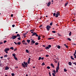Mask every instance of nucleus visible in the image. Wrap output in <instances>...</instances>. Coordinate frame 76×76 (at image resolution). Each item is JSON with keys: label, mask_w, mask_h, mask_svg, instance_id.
<instances>
[{"label": "nucleus", "mask_w": 76, "mask_h": 76, "mask_svg": "<svg viewBox=\"0 0 76 76\" xmlns=\"http://www.w3.org/2000/svg\"><path fill=\"white\" fill-rule=\"evenodd\" d=\"M23 63H22V66L23 67H24L25 68L26 67V63L25 61H24Z\"/></svg>", "instance_id": "f257e3e1"}, {"label": "nucleus", "mask_w": 76, "mask_h": 76, "mask_svg": "<svg viewBox=\"0 0 76 76\" xmlns=\"http://www.w3.org/2000/svg\"><path fill=\"white\" fill-rule=\"evenodd\" d=\"M17 38V36L16 35H12V37H11V39H16Z\"/></svg>", "instance_id": "f03ea898"}, {"label": "nucleus", "mask_w": 76, "mask_h": 76, "mask_svg": "<svg viewBox=\"0 0 76 76\" xmlns=\"http://www.w3.org/2000/svg\"><path fill=\"white\" fill-rule=\"evenodd\" d=\"M10 49L9 48H6L4 50V52L6 53H8V52L7 51H9Z\"/></svg>", "instance_id": "7ed1b4c3"}, {"label": "nucleus", "mask_w": 76, "mask_h": 76, "mask_svg": "<svg viewBox=\"0 0 76 76\" xmlns=\"http://www.w3.org/2000/svg\"><path fill=\"white\" fill-rule=\"evenodd\" d=\"M50 26H49V25L46 26V28L47 29V31H49L50 29Z\"/></svg>", "instance_id": "20e7f679"}, {"label": "nucleus", "mask_w": 76, "mask_h": 76, "mask_svg": "<svg viewBox=\"0 0 76 76\" xmlns=\"http://www.w3.org/2000/svg\"><path fill=\"white\" fill-rule=\"evenodd\" d=\"M34 35H35L36 37H38V34H37V33L36 32H33V34L32 35V36H34Z\"/></svg>", "instance_id": "39448f33"}, {"label": "nucleus", "mask_w": 76, "mask_h": 76, "mask_svg": "<svg viewBox=\"0 0 76 76\" xmlns=\"http://www.w3.org/2000/svg\"><path fill=\"white\" fill-rule=\"evenodd\" d=\"M14 43L16 45H20V44H21L20 42H18V44L17 43H16V42H14Z\"/></svg>", "instance_id": "423d86ee"}, {"label": "nucleus", "mask_w": 76, "mask_h": 76, "mask_svg": "<svg viewBox=\"0 0 76 76\" xmlns=\"http://www.w3.org/2000/svg\"><path fill=\"white\" fill-rule=\"evenodd\" d=\"M30 60H31V58H28V59L27 62V63H28V64H29L30 63Z\"/></svg>", "instance_id": "0eeeda50"}, {"label": "nucleus", "mask_w": 76, "mask_h": 76, "mask_svg": "<svg viewBox=\"0 0 76 76\" xmlns=\"http://www.w3.org/2000/svg\"><path fill=\"white\" fill-rule=\"evenodd\" d=\"M51 4V2L50 1L47 4V6H48V7H49L50 5Z\"/></svg>", "instance_id": "6e6552de"}, {"label": "nucleus", "mask_w": 76, "mask_h": 76, "mask_svg": "<svg viewBox=\"0 0 76 76\" xmlns=\"http://www.w3.org/2000/svg\"><path fill=\"white\" fill-rule=\"evenodd\" d=\"M38 40H40L41 39V36H39L38 38Z\"/></svg>", "instance_id": "1a4fd4ad"}, {"label": "nucleus", "mask_w": 76, "mask_h": 76, "mask_svg": "<svg viewBox=\"0 0 76 76\" xmlns=\"http://www.w3.org/2000/svg\"><path fill=\"white\" fill-rule=\"evenodd\" d=\"M9 67L7 66L5 67V70H9Z\"/></svg>", "instance_id": "9d476101"}, {"label": "nucleus", "mask_w": 76, "mask_h": 76, "mask_svg": "<svg viewBox=\"0 0 76 76\" xmlns=\"http://www.w3.org/2000/svg\"><path fill=\"white\" fill-rule=\"evenodd\" d=\"M27 42L28 43V44H29V43H30V42L31 41V40H28V39H27Z\"/></svg>", "instance_id": "9b49d317"}, {"label": "nucleus", "mask_w": 76, "mask_h": 76, "mask_svg": "<svg viewBox=\"0 0 76 76\" xmlns=\"http://www.w3.org/2000/svg\"><path fill=\"white\" fill-rule=\"evenodd\" d=\"M17 37H20V34H17L16 35V38Z\"/></svg>", "instance_id": "f8f14e48"}, {"label": "nucleus", "mask_w": 76, "mask_h": 76, "mask_svg": "<svg viewBox=\"0 0 76 76\" xmlns=\"http://www.w3.org/2000/svg\"><path fill=\"white\" fill-rule=\"evenodd\" d=\"M50 65L51 66H52V67H53V68H54V67H55L54 66L53 64L52 63H51V64Z\"/></svg>", "instance_id": "ddd939ff"}, {"label": "nucleus", "mask_w": 76, "mask_h": 76, "mask_svg": "<svg viewBox=\"0 0 76 76\" xmlns=\"http://www.w3.org/2000/svg\"><path fill=\"white\" fill-rule=\"evenodd\" d=\"M55 17H58V12H57V13L56 14Z\"/></svg>", "instance_id": "4468645a"}, {"label": "nucleus", "mask_w": 76, "mask_h": 76, "mask_svg": "<svg viewBox=\"0 0 76 76\" xmlns=\"http://www.w3.org/2000/svg\"><path fill=\"white\" fill-rule=\"evenodd\" d=\"M69 2H66L65 4V6L66 7L67 6V5H68V4Z\"/></svg>", "instance_id": "2eb2a0df"}, {"label": "nucleus", "mask_w": 76, "mask_h": 76, "mask_svg": "<svg viewBox=\"0 0 76 76\" xmlns=\"http://www.w3.org/2000/svg\"><path fill=\"white\" fill-rule=\"evenodd\" d=\"M68 64H69V66H71V65L72 64V63L71 62H69L68 63Z\"/></svg>", "instance_id": "dca6fc26"}, {"label": "nucleus", "mask_w": 76, "mask_h": 76, "mask_svg": "<svg viewBox=\"0 0 76 76\" xmlns=\"http://www.w3.org/2000/svg\"><path fill=\"white\" fill-rule=\"evenodd\" d=\"M71 34H72V32L71 31H70L69 34V36H71Z\"/></svg>", "instance_id": "f3484780"}, {"label": "nucleus", "mask_w": 76, "mask_h": 76, "mask_svg": "<svg viewBox=\"0 0 76 76\" xmlns=\"http://www.w3.org/2000/svg\"><path fill=\"white\" fill-rule=\"evenodd\" d=\"M31 42H32L33 44H34L35 42V41H34V40H33V41H31Z\"/></svg>", "instance_id": "a211bd4d"}, {"label": "nucleus", "mask_w": 76, "mask_h": 76, "mask_svg": "<svg viewBox=\"0 0 76 76\" xmlns=\"http://www.w3.org/2000/svg\"><path fill=\"white\" fill-rule=\"evenodd\" d=\"M45 49L46 50H49V48H48V47H45Z\"/></svg>", "instance_id": "6ab92c4d"}, {"label": "nucleus", "mask_w": 76, "mask_h": 76, "mask_svg": "<svg viewBox=\"0 0 76 76\" xmlns=\"http://www.w3.org/2000/svg\"><path fill=\"white\" fill-rule=\"evenodd\" d=\"M15 59L16 60V61H17V60H18V59L17 58V57H16V56H15Z\"/></svg>", "instance_id": "aec40b11"}, {"label": "nucleus", "mask_w": 76, "mask_h": 76, "mask_svg": "<svg viewBox=\"0 0 76 76\" xmlns=\"http://www.w3.org/2000/svg\"><path fill=\"white\" fill-rule=\"evenodd\" d=\"M53 73H54V74H55H55H56V70H53Z\"/></svg>", "instance_id": "412c9836"}, {"label": "nucleus", "mask_w": 76, "mask_h": 76, "mask_svg": "<svg viewBox=\"0 0 76 76\" xmlns=\"http://www.w3.org/2000/svg\"><path fill=\"white\" fill-rule=\"evenodd\" d=\"M12 56H13L14 57V58L15 59V54H12Z\"/></svg>", "instance_id": "4be33fe9"}, {"label": "nucleus", "mask_w": 76, "mask_h": 76, "mask_svg": "<svg viewBox=\"0 0 76 76\" xmlns=\"http://www.w3.org/2000/svg\"><path fill=\"white\" fill-rule=\"evenodd\" d=\"M64 45L65 46L66 48H68V45H66V44H64Z\"/></svg>", "instance_id": "5701e85b"}, {"label": "nucleus", "mask_w": 76, "mask_h": 76, "mask_svg": "<svg viewBox=\"0 0 76 76\" xmlns=\"http://www.w3.org/2000/svg\"><path fill=\"white\" fill-rule=\"evenodd\" d=\"M59 65H60V64H59V63L58 62V67L59 69Z\"/></svg>", "instance_id": "b1692460"}, {"label": "nucleus", "mask_w": 76, "mask_h": 76, "mask_svg": "<svg viewBox=\"0 0 76 76\" xmlns=\"http://www.w3.org/2000/svg\"><path fill=\"white\" fill-rule=\"evenodd\" d=\"M71 58L72 60H74V58H73V56H71Z\"/></svg>", "instance_id": "393cba45"}, {"label": "nucleus", "mask_w": 76, "mask_h": 76, "mask_svg": "<svg viewBox=\"0 0 76 76\" xmlns=\"http://www.w3.org/2000/svg\"><path fill=\"white\" fill-rule=\"evenodd\" d=\"M48 47L49 49L50 48H51V45H48Z\"/></svg>", "instance_id": "a878e982"}, {"label": "nucleus", "mask_w": 76, "mask_h": 76, "mask_svg": "<svg viewBox=\"0 0 76 76\" xmlns=\"http://www.w3.org/2000/svg\"><path fill=\"white\" fill-rule=\"evenodd\" d=\"M58 36H59V37H61V34H59V33H58Z\"/></svg>", "instance_id": "bb28decb"}, {"label": "nucleus", "mask_w": 76, "mask_h": 76, "mask_svg": "<svg viewBox=\"0 0 76 76\" xmlns=\"http://www.w3.org/2000/svg\"><path fill=\"white\" fill-rule=\"evenodd\" d=\"M60 48H61V47H60V45H58V47H57V48L58 49H60Z\"/></svg>", "instance_id": "cd10ccee"}, {"label": "nucleus", "mask_w": 76, "mask_h": 76, "mask_svg": "<svg viewBox=\"0 0 76 76\" xmlns=\"http://www.w3.org/2000/svg\"><path fill=\"white\" fill-rule=\"evenodd\" d=\"M52 33H54V34H55V33H56V31H52Z\"/></svg>", "instance_id": "c85d7f7f"}, {"label": "nucleus", "mask_w": 76, "mask_h": 76, "mask_svg": "<svg viewBox=\"0 0 76 76\" xmlns=\"http://www.w3.org/2000/svg\"><path fill=\"white\" fill-rule=\"evenodd\" d=\"M26 52L27 53H29V51L28 50H26Z\"/></svg>", "instance_id": "c756f323"}, {"label": "nucleus", "mask_w": 76, "mask_h": 76, "mask_svg": "<svg viewBox=\"0 0 76 76\" xmlns=\"http://www.w3.org/2000/svg\"><path fill=\"white\" fill-rule=\"evenodd\" d=\"M10 49H11V50H13L14 49V48L13 47H10Z\"/></svg>", "instance_id": "7c9ffc66"}, {"label": "nucleus", "mask_w": 76, "mask_h": 76, "mask_svg": "<svg viewBox=\"0 0 76 76\" xmlns=\"http://www.w3.org/2000/svg\"><path fill=\"white\" fill-rule=\"evenodd\" d=\"M34 29H32L31 30L30 32H32V31H33V32H34Z\"/></svg>", "instance_id": "2f4dec72"}, {"label": "nucleus", "mask_w": 76, "mask_h": 76, "mask_svg": "<svg viewBox=\"0 0 76 76\" xmlns=\"http://www.w3.org/2000/svg\"><path fill=\"white\" fill-rule=\"evenodd\" d=\"M20 39H21L20 37H18V40H20Z\"/></svg>", "instance_id": "473e14b6"}, {"label": "nucleus", "mask_w": 76, "mask_h": 76, "mask_svg": "<svg viewBox=\"0 0 76 76\" xmlns=\"http://www.w3.org/2000/svg\"><path fill=\"white\" fill-rule=\"evenodd\" d=\"M27 65H28V64L27 63V62H26V67H28Z\"/></svg>", "instance_id": "72a5a7b5"}, {"label": "nucleus", "mask_w": 76, "mask_h": 76, "mask_svg": "<svg viewBox=\"0 0 76 76\" xmlns=\"http://www.w3.org/2000/svg\"><path fill=\"white\" fill-rule=\"evenodd\" d=\"M64 72H67V70H66V69H64Z\"/></svg>", "instance_id": "f704fd0d"}, {"label": "nucleus", "mask_w": 76, "mask_h": 76, "mask_svg": "<svg viewBox=\"0 0 76 76\" xmlns=\"http://www.w3.org/2000/svg\"><path fill=\"white\" fill-rule=\"evenodd\" d=\"M58 69H57V67L56 69V73H58Z\"/></svg>", "instance_id": "c9c22d12"}, {"label": "nucleus", "mask_w": 76, "mask_h": 76, "mask_svg": "<svg viewBox=\"0 0 76 76\" xmlns=\"http://www.w3.org/2000/svg\"><path fill=\"white\" fill-rule=\"evenodd\" d=\"M67 39H68V40H69V41H71V39L70 38H67Z\"/></svg>", "instance_id": "e433bc0d"}, {"label": "nucleus", "mask_w": 76, "mask_h": 76, "mask_svg": "<svg viewBox=\"0 0 76 76\" xmlns=\"http://www.w3.org/2000/svg\"><path fill=\"white\" fill-rule=\"evenodd\" d=\"M39 43L38 42H36V43H35V44L36 45H38Z\"/></svg>", "instance_id": "4c0bfd02"}, {"label": "nucleus", "mask_w": 76, "mask_h": 76, "mask_svg": "<svg viewBox=\"0 0 76 76\" xmlns=\"http://www.w3.org/2000/svg\"><path fill=\"white\" fill-rule=\"evenodd\" d=\"M45 64L44 63H42V66H44V65H45Z\"/></svg>", "instance_id": "58836bf2"}, {"label": "nucleus", "mask_w": 76, "mask_h": 76, "mask_svg": "<svg viewBox=\"0 0 76 76\" xmlns=\"http://www.w3.org/2000/svg\"><path fill=\"white\" fill-rule=\"evenodd\" d=\"M41 57H39V58L38 60H41Z\"/></svg>", "instance_id": "ea45409f"}, {"label": "nucleus", "mask_w": 76, "mask_h": 76, "mask_svg": "<svg viewBox=\"0 0 76 76\" xmlns=\"http://www.w3.org/2000/svg\"><path fill=\"white\" fill-rule=\"evenodd\" d=\"M25 40H22V43H23V42H25Z\"/></svg>", "instance_id": "a19ab883"}, {"label": "nucleus", "mask_w": 76, "mask_h": 76, "mask_svg": "<svg viewBox=\"0 0 76 76\" xmlns=\"http://www.w3.org/2000/svg\"><path fill=\"white\" fill-rule=\"evenodd\" d=\"M47 69H50V67H49V66H48L47 67Z\"/></svg>", "instance_id": "79ce46f5"}, {"label": "nucleus", "mask_w": 76, "mask_h": 76, "mask_svg": "<svg viewBox=\"0 0 76 76\" xmlns=\"http://www.w3.org/2000/svg\"><path fill=\"white\" fill-rule=\"evenodd\" d=\"M53 23H50V26H52L53 25Z\"/></svg>", "instance_id": "37998d69"}, {"label": "nucleus", "mask_w": 76, "mask_h": 76, "mask_svg": "<svg viewBox=\"0 0 76 76\" xmlns=\"http://www.w3.org/2000/svg\"><path fill=\"white\" fill-rule=\"evenodd\" d=\"M52 39V37H50V38H48V39H49L50 40V39Z\"/></svg>", "instance_id": "c03bdc74"}, {"label": "nucleus", "mask_w": 76, "mask_h": 76, "mask_svg": "<svg viewBox=\"0 0 76 76\" xmlns=\"http://www.w3.org/2000/svg\"><path fill=\"white\" fill-rule=\"evenodd\" d=\"M60 15V14L59 12H58V15Z\"/></svg>", "instance_id": "a18cd8bd"}, {"label": "nucleus", "mask_w": 76, "mask_h": 76, "mask_svg": "<svg viewBox=\"0 0 76 76\" xmlns=\"http://www.w3.org/2000/svg\"><path fill=\"white\" fill-rule=\"evenodd\" d=\"M4 57H7V55H4Z\"/></svg>", "instance_id": "49530a36"}, {"label": "nucleus", "mask_w": 76, "mask_h": 76, "mask_svg": "<svg viewBox=\"0 0 76 76\" xmlns=\"http://www.w3.org/2000/svg\"><path fill=\"white\" fill-rule=\"evenodd\" d=\"M11 75H12V76H14V75H15L14 73H12V74H11Z\"/></svg>", "instance_id": "de8ad7c7"}, {"label": "nucleus", "mask_w": 76, "mask_h": 76, "mask_svg": "<svg viewBox=\"0 0 76 76\" xmlns=\"http://www.w3.org/2000/svg\"><path fill=\"white\" fill-rule=\"evenodd\" d=\"M15 24H13L12 25V26L13 27H15Z\"/></svg>", "instance_id": "09e8293b"}, {"label": "nucleus", "mask_w": 76, "mask_h": 76, "mask_svg": "<svg viewBox=\"0 0 76 76\" xmlns=\"http://www.w3.org/2000/svg\"><path fill=\"white\" fill-rule=\"evenodd\" d=\"M7 42V41L6 40H4V43H6Z\"/></svg>", "instance_id": "8fccbe9b"}, {"label": "nucleus", "mask_w": 76, "mask_h": 76, "mask_svg": "<svg viewBox=\"0 0 76 76\" xmlns=\"http://www.w3.org/2000/svg\"><path fill=\"white\" fill-rule=\"evenodd\" d=\"M52 75L53 76H55V75L53 73H52Z\"/></svg>", "instance_id": "3c124183"}, {"label": "nucleus", "mask_w": 76, "mask_h": 76, "mask_svg": "<svg viewBox=\"0 0 76 76\" xmlns=\"http://www.w3.org/2000/svg\"><path fill=\"white\" fill-rule=\"evenodd\" d=\"M57 68L58 71V70H59V68L58 67V66H57Z\"/></svg>", "instance_id": "603ef678"}, {"label": "nucleus", "mask_w": 76, "mask_h": 76, "mask_svg": "<svg viewBox=\"0 0 76 76\" xmlns=\"http://www.w3.org/2000/svg\"><path fill=\"white\" fill-rule=\"evenodd\" d=\"M17 50V48H15V49H14V51H16Z\"/></svg>", "instance_id": "864d4df0"}, {"label": "nucleus", "mask_w": 76, "mask_h": 76, "mask_svg": "<svg viewBox=\"0 0 76 76\" xmlns=\"http://www.w3.org/2000/svg\"><path fill=\"white\" fill-rule=\"evenodd\" d=\"M49 55H47L46 56V57H49Z\"/></svg>", "instance_id": "5fc2aeb1"}, {"label": "nucleus", "mask_w": 76, "mask_h": 76, "mask_svg": "<svg viewBox=\"0 0 76 76\" xmlns=\"http://www.w3.org/2000/svg\"><path fill=\"white\" fill-rule=\"evenodd\" d=\"M56 14V13H55V12H54V13L53 14V16H55Z\"/></svg>", "instance_id": "6e6d98bb"}, {"label": "nucleus", "mask_w": 76, "mask_h": 76, "mask_svg": "<svg viewBox=\"0 0 76 76\" xmlns=\"http://www.w3.org/2000/svg\"><path fill=\"white\" fill-rule=\"evenodd\" d=\"M23 36H24V38H26V36H25V35H24V34H23Z\"/></svg>", "instance_id": "4d7b16f0"}, {"label": "nucleus", "mask_w": 76, "mask_h": 76, "mask_svg": "<svg viewBox=\"0 0 76 76\" xmlns=\"http://www.w3.org/2000/svg\"><path fill=\"white\" fill-rule=\"evenodd\" d=\"M23 35H26V33H23Z\"/></svg>", "instance_id": "13d9d810"}, {"label": "nucleus", "mask_w": 76, "mask_h": 76, "mask_svg": "<svg viewBox=\"0 0 76 76\" xmlns=\"http://www.w3.org/2000/svg\"><path fill=\"white\" fill-rule=\"evenodd\" d=\"M25 45H27V43H26V42H25Z\"/></svg>", "instance_id": "bf43d9fd"}, {"label": "nucleus", "mask_w": 76, "mask_h": 76, "mask_svg": "<svg viewBox=\"0 0 76 76\" xmlns=\"http://www.w3.org/2000/svg\"><path fill=\"white\" fill-rule=\"evenodd\" d=\"M13 14H11V17H13Z\"/></svg>", "instance_id": "052dcab7"}, {"label": "nucleus", "mask_w": 76, "mask_h": 76, "mask_svg": "<svg viewBox=\"0 0 76 76\" xmlns=\"http://www.w3.org/2000/svg\"><path fill=\"white\" fill-rule=\"evenodd\" d=\"M44 57H42L41 58V59H42V60H44Z\"/></svg>", "instance_id": "680f3d73"}, {"label": "nucleus", "mask_w": 76, "mask_h": 76, "mask_svg": "<svg viewBox=\"0 0 76 76\" xmlns=\"http://www.w3.org/2000/svg\"><path fill=\"white\" fill-rule=\"evenodd\" d=\"M76 56L75 54V53H74V57H75V56Z\"/></svg>", "instance_id": "e2e57ef3"}, {"label": "nucleus", "mask_w": 76, "mask_h": 76, "mask_svg": "<svg viewBox=\"0 0 76 76\" xmlns=\"http://www.w3.org/2000/svg\"><path fill=\"white\" fill-rule=\"evenodd\" d=\"M3 58V56H1L0 57V58H1L2 59V58Z\"/></svg>", "instance_id": "0e129e2a"}, {"label": "nucleus", "mask_w": 76, "mask_h": 76, "mask_svg": "<svg viewBox=\"0 0 76 76\" xmlns=\"http://www.w3.org/2000/svg\"><path fill=\"white\" fill-rule=\"evenodd\" d=\"M3 43V42H0V44H2Z\"/></svg>", "instance_id": "69168bd1"}, {"label": "nucleus", "mask_w": 76, "mask_h": 76, "mask_svg": "<svg viewBox=\"0 0 76 76\" xmlns=\"http://www.w3.org/2000/svg\"><path fill=\"white\" fill-rule=\"evenodd\" d=\"M73 64H75V65H76V63H75V62L74 63H73Z\"/></svg>", "instance_id": "338daca9"}, {"label": "nucleus", "mask_w": 76, "mask_h": 76, "mask_svg": "<svg viewBox=\"0 0 76 76\" xmlns=\"http://www.w3.org/2000/svg\"><path fill=\"white\" fill-rule=\"evenodd\" d=\"M75 54H76V50H75Z\"/></svg>", "instance_id": "774afa93"}]
</instances>
